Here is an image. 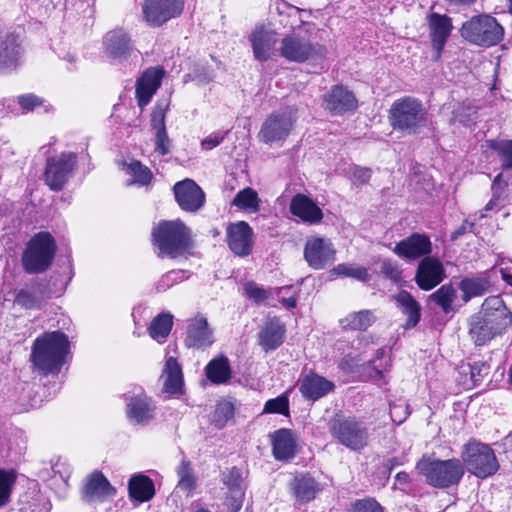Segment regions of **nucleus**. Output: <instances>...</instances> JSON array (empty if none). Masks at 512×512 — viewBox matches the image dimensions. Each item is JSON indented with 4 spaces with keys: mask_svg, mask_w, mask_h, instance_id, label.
I'll use <instances>...</instances> for the list:
<instances>
[{
    "mask_svg": "<svg viewBox=\"0 0 512 512\" xmlns=\"http://www.w3.org/2000/svg\"><path fill=\"white\" fill-rule=\"evenodd\" d=\"M512 322V315L499 296L484 300L481 310L469 319V336L476 346H483L501 335Z\"/></svg>",
    "mask_w": 512,
    "mask_h": 512,
    "instance_id": "1",
    "label": "nucleus"
},
{
    "mask_svg": "<svg viewBox=\"0 0 512 512\" xmlns=\"http://www.w3.org/2000/svg\"><path fill=\"white\" fill-rule=\"evenodd\" d=\"M68 350L69 341L64 333L47 332L35 339L31 361L44 374L58 373L65 362Z\"/></svg>",
    "mask_w": 512,
    "mask_h": 512,
    "instance_id": "2",
    "label": "nucleus"
},
{
    "mask_svg": "<svg viewBox=\"0 0 512 512\" xmlns=\"http://www.w3.org/2000/svg\"><path fill=\"white\" fill-rule=\"evenodd\" d=\"M152 240L162 258H177L192 246L191 230L179 219L160 221L152 229Z\"/></svg>",
    "mask_w": 512,
    "mask_h": 512,
    "instance_id": "3",
    "label": "nucleus"
},
{
    "mask_svg": "<svg viewBox=\"0 0 512 512\" xmlns=\"http://www.w3.org/2000/svg\"><path fill=\"white\" fill-rule=\"evenodd\" d=\"M328 431L337 443L351 451H361L368 446L369 428L355 416L335 413L329 419Z\"/></svg>",
    "mask_w": 512,
    "mask_h": 512,
    "instance_id": "4",
    "label": "nucleus"
},
{
    "mask_svg": "<svg viewBox=\"0 0 512 512\" xmlns=\"http://www.w3.org/2000/svg\"><path fill=\"white\" fill-rule=\"evenodd\" d=\"M388 119L394 130L416 134L427 124V110L420 100L403 97L393 102Z\"/></svg>",
    "mask_w": 512,
    "mask_h": 512,
    "instance_id": "5",
    "label": "nucleus"
},
{
    "mask_svg": "<svg viewBox=\"0 0 512 512\" xmlns=\"http://www.w3.org/2000/svg\"><path fill=\"white\" fill-rule=\"evenodd\" d=\"M416 467L425 477L427 484L439 489L457 486L465 473L463 463L457 458L421 459Z\"/></svg>",
    "mask_w": 512,
    "mask_h": 512,
    "instance_id": "6",
    "label": "nucleus"
},
{
    "mask_svg": "<svg viewBox=\"0 0 512 512\" xmlns=\"http://www.w3.org/2000/svg\"><path fill=\"white\" fill-rule=\"evenodd\" d=\"M56 252L54 238L47 232L36 234L22 255V265L29 274L45 272L51 266Z\"/></svg>",
    "mask_w": 512,
    "mask_h": 512,
    "instance_id": "7",
    "label": "nucleus"
},
{
    "mask_svg": "<svg viewBox=\"0 0 512 512\" xmlns=\"http://www.w3.org/2000/svg\"><path fill=\"white\" fill-rule=\"evenodd\" d=\"M460 33L465 40L474 45L491 47L503 39L504 29L494 17L481 14L464 22Z\"/></svg>",
    "mask_w": 512,
    "mask_h": 512,
    "instance_id": "8",
    "label": "nucleus"
},
{
    "mask_svg": "<svg viewBox=\"0 0 512 512\" xmlns=\"http://www.w3.org/2000/svg\"><path fill=\"white\" fill-rule=\"evenodd\" d=\"M462 463L467 470L478 478L485 479L499 469L495 453L488 445L469 442L461 453Z\"/></svg>",
    "mask_w": 512,
    "mask_h": 512,
    "instance_id": "9",
    "label": "nucleus"
},
{
    "mask_svg": "<svg viewBox=\"0 0 512 512\" xmlns=\"http://www.w3.org/2000/svg\"><path fill=\"white\" fill-rule=\"evenodd\" d=\"M279 51L287 61L297 63L322 59L326 55V48L323 45L312 43L309 39L295 33L286 35L281 40Z\"/></svg>",
    "mask_w": 512,
    "mask_h": 512,
    "instance_id": "10",
    "label": "nucleus"
},
{
    "mask_svg": "<svg viewBox=\"0 0 512 512\" xmlns=\"http://www.w3.org/2000/svg\"><path fill=\"white\" fill-rule=\"evenodd\" d=\"M77 164V156L72 152H62L59 156L47 159L44 179L55 192L61 191L72 176Z\"/></svg>",
    "mask_w": 512,
    "mask_h": 512,
    "instance_id": "11",
    "label": "nucleus"
},
{
    "mask_svg": "<svg viewBox=\"0 0 512 512\" xmlns=\"http://www.w3.org/2000/svg\"><path fill=\"white\" fill-rule=\"evenodd\" d=\"M182 0H144L142 12L148 25L159 27L183 11Z\"/></svg>",
    "mask_w": 512,
    "mask_h": 512,
    "instance_id": "12",
    "label": "nucleus"
},
{
    "mask_svg": "<svg viewBox=\"0 0 512 512\" xmlns=\"http://www.w3.org/2000/svg\"><path fill=\"white\" fill-rule=\"evenodd\" d=\"M156 404L143 391L126 397V416L132 425L148 426L156 418Z\"/></svg>",
    "mask_w": 512,
    "mask_h": 512,
    "instance_id": "13",
    "label": "nucleus"
},
{
    "mask_svg": "<svg viewBox=\"0 0 512 512\" xmlns=\"http://www.w3.org/2000/svg\"><path fill=\"white\" fill-rule=\"evenodd\" d=\"M293 123L294 119L291 111L272 113L263 122L258 137L267 144L285 140L292 130Z\"/></svg>",
    "mask_w": 512,
    "mask_h": 512,
    "instance_id": "14",
    "label": "nucleus"
},
{
    "mask_svg": "<svg viewBox=\"0 0 512 512\" xmlns=\"http://www.w3.org/2000/svg\"><path fill=\"white\" fill-rule=\"evenodd\" d=\"M226 241L234 255L246 257L253 249V230L245 221L230 223L226 229Z\"/></svg>",
    "mask_w": 512,
    "mask_h": 512,
    "instance_id": "15",
    "label": "nucleus"
},
{
    "mask_svg": "<svg viewBox=\"0 0 512 512\" xmlns=\"http://www.w3.org/2000/svg\"><path fill=\"white\" fill-rule=\"evenodd\" d=\"M175 199L186 212H197L205 204V193L192 179L186 178L173 186Z\"/></svg>",
    "mask_w": 512,
    "mask_h": 512,
    "instance_id": "16",
    "label": "nucleus"
},
{
    "mask_svg": "<svg viewBox=\"0 0 512 512\" xmlns=\"http://www.w3.org/2000/svg\"><path fill=\"white\" fill-rule=\"evenodd\" d=\"M335 249L329 239L315 237L308 239L304 247V258L308 265L320 270L335 260Z\"/></svg>",
    "mask_w": 512,
    "mask_h": 512,
    "instance_id": "17",
    "label": "nucleus"
},
{
    "mask_svg": "<svg viewBox=\"0 0 512 512\" xmlns=\"http://www.w3.org/2000/svg\"><path fill=\"white\" fill-rule=\"evenodd\" d=\"M393 252L404 259L417 260L429 257L432 252V242L424 233H412L398 242Z\"/></svg>",
    "mask_w": 512,
    "mask_h": 512,
    "instance_id": "18",
    "label": "nucleus"
},
{
    "mask_svg": "<svg viewBox=\"0 0 512 512\" xmlns=\"http://www.w3.org/2000/svg\"><path fill=\"white\" fill-rule=\"evenodd\" d=\"M446 277L442 262L435 257L423 258L416 269L414 280L422 290L429 291Z\"/></svg>",
    "mask_w": 512,
    "mask_h": 512,
    "instance_id": "19",
    "label": "nucleus"
},
{
    "mask_svg": "<svg viewBox=\"0 0 512 512\" xmlns=\"http://www.w3.org/2000/svg\"><path fill=\"white\" fill-rule=\"evenodd\" d=\"M221 481L227 488V506L231 512H238L245 495L241 470L237 467L226 468L221 474Z\"/></svg>",
    "mask_w": 512,
    "mask_h": 512,
    "instance_id": "20",
    "label": "nucleus"
},
{
    "mask_svg": "<svg viewBox=\"0 0 512 512\" xmlns=\"http://www.w3.org/2000/svg\"><path fill=\"white\" fill-rule=\"evenodd\" d=\"M213 341V331L206 318L200 316L189 321L184 340L188 348L204 349L212 345Z\"/></svg>",
    "mask_w": 512,
    "mask_h": 512,
    "instance_id": "21",
    "label": "nucleus"
},
{
    "mask_svg": "<svg viewBox=\"0 0 512 512\" xmlns=\"http://www.w3.org/2000/svg\"><path fill=\"white\" fill-rule=\"evenodd\" d=\"M430 38L433 50L435 51L434 60H439L444 46L452 31L451 19L446 15L432 13L429 16Z\"/></svg>",
    "mask_w": 512,
    "mask_h": 512,
    "instance_id": "22",
    "label": "nucleus"
},
{
    "mask_svg": "<svg viewBox=\"0 0 512 512\" xmlns=\"http://www.w3.org/2000/svg\"><path fill=\"white\" fill-rule=\"evenodd\" d=\"M285 332V326L279 318H267L258 333V343L265 352L275 350L283 343Z\"/></svg>",
    "mask_w": 512,
    "mask_h": 512,
    "instance_id": "23",
    "label": "nucleus"
},
{
    "mask_svg": "<svg viewBox=\"0 0 512 512\" xmlns=\"http://www.w3.org/2000/svg\"><path fill=\"white\" fill-rule=\"evenodd\" d=\"M324 107L334 114H342L356 109L357 100L351 91L341 85H336L325 94Z\"/></svg>",
    "mask_w": 512,
    "mask_h": 512,
    "instance_id": "24",
    "label": "nucleus"
},
{
    "mask_svg": "<svg viewBox=\"0 0 512 512\" xmlns=\"http://www.w3.org/2000/svg\"><path fill=\"white\" fill-rule=\"evenodd\" d=\"M163 75L164 71L161 68H149L144 72L136 85V96L139 106H146L150 102L152 96L161 85Z\"/></svg>",
    "mask_w": 512,
    "mask_h": 512,
    "instance_id": "25",
    "label": "nucleus"
},
{
    "mask_svg": "<svg viewBox=\"0 0 512 512\" xmlns=\"http://www.w3.org/2000/svg\"><path fill=\"white\" fill-rule=\"evenodd\" d=\"M276 33L264 26H258L250 35L254 57L258 61H266L271 57L276 44Z\"/></svg>",
    "mask_w": 512,
    "mask_h": 512,
    "instance_id": "26",
    "label": "nucleus"
},
{
    "mask_svg": "<svg viewBox=\"0 0 512 512\" xmlns=\"http://www.w3.org/2000/svg\"><path fill=\"white\" fill-rule=\"evenodd\" d=\"M290 212L303 222L310 224L319 223L323 218L322 210L308 196L296 194L290 202Z\"/></svg>",
    "mask_w": 512,
    "mask_h": 512,
    "instance_id": "27",
    "label": "nucleus"
},
{
    "mask_svg": "<svg viewBox=\"0 0 512 512\" xmlns=\"http://www.w3.org/2000/svg\"><path fill=\"white\" fill-rule=\"evenodd\" d=\"M104 48L109 58L126 59L131 52L130 38L122 29L110 31L104 38Z\"/></svg>",
    "mask_w": 512,
    "mask_h": 512,
    "instance_id": "28",
    "label": "nucleus"
},
{
    "mask_svg": "<svg viewBox=\"0 0 512 512\" xmlns=\"http://www.w3.org/2000/svg\"><path fill=\"white\" fill-rule=\"evenodd\" d=\"M334 387L331 381L311 372L302 379L299 390L305 399L315 401L331 392Z\"/></svg>",
    "mask_w": 512,
    "mask_h": 512,
    "instance_id": "29",
    "label": "nucleus"
},
{
    "mask_svg": "<svg viewBox=\"0 0 512 512\" xmlns=\"http://www.w3.org/2000/svg\"><path fill=\"white\" fill-rule=\"evenodd\" d=\"M273 455L277 460H288L296 454V439L290 429H279L271 434Z\"/></svg>",
    "mask_w": 512,
    "mask_h": 512,
    "instance_id": "30",
    "label": "nucleus"
},
{
    "mask_svg": "<svg viewBox=\"0 0 512 512\" xmlns=\"http://www.w3.org/2000/svg\"><path fill=\"white\" fill-rule=\"evenodd\" d=\"M290 489L295 499L300 503H308L315 499L322 490L321 485L310 475L300 474L290 482Z\"/></svg>",
    "mask_w": 512,
    "mask_h": 512,
    "instance_id": "31",
    "label": "nucleus"
},
{
    "mask_svg": "<svg viewBox=\"0 0 512 512\" xmlns=\"http://www.w3.org/2000/svg\"><path fill=\"white\" fill-rule=\"evenodd\" d=\"M115 494L116 490L101 472L92 473L83 489V497L86 501L109 498Z\"/></svg>",
    "mask_w": 512,
    "mask_h": 512,
    "instance_id": "32",
    "label": "nucleus"
},
{
    "mask_svg": "<svg viewBox=\"0 0 512 512\" xmlns=\"http://www.w3.org/2000/svg\"><path fill=\"white\" fill-rule=\"evenodd\" d=\"M161 377L164 380L163 389L166 393L171 395L182 393L183 372L176 358L170 356L166 359Z\"/></svg>",
    "mask_w": 512,
    "mask_h": 512,
    "instance_id": "33",
    "label": "nucleus"
},
{
    "mask_svg": "<svg viewBox=\"0 0 512 512\" xmlns=\"http://www.w3.org/2000/svg\"><path fill=\"white\" fill-rule=\"evenodd\" d=\"M397 306L402 313L407 316L404 324L405 329L415 327L421 318V306L416 299L406 290H401L398 294L393 296Z\"/></svg>",
    "mask_w": 512,
    "mask_h": 512,
    "instance_id": "34",
    "label": "nucleus"
},
{
    "mask_svg": "<svg viewBox=\"0 0 512 512\" xmlns=\"http://www.w3.org/2000/svg\"><path fill=\"white\" fill-rule=\"evenodd\" d=\"M20 55V46L12 34H0V69L16 67Z\"/></svg>",
    "mask_w": 512,
    "mask_h": 512,
    "instance_id": "35",
    "label": "nucleus"
},
{
    "mask_svg": "<svg viewBox=\"0 0 512 512\" xmlns=\"http://www.w3.org/2000/svg\"><path fill=\"white\" fill-rule=\"evenodd\" d=\"M129 496L139 502H147L155 495L153 481L146 475H134L128 483Z\"/></svg>",
    "mask_w": 512,
    "mask_h": 512,
    "instance_id": "36",
    "label": "nucleus"
},
{
    "mask_svg": "<svg viewBox=\"0 0 512 512\" xmlns=\"http://www.w3.org/2000/svg\"><path fill=\"white\" fill-rule=\"evenodd\" d=\"M376 320L377 316L374 311L360 310L349 313L346 317L340 320V325L345 330L365 331L371 327Z\"/></svg>",
    "mask_w": 512,
    "mask_h": 512,
    "instance_id": "37",
    "label": "nucleus"
},
{
    "mask_svg": "<svg viewBox=\"0 0 512 512\" xmlns=\"http://www.w3.org/2000/svg\"><path fill=\"white\" fill-rule=\"evenodd\" d=\"M209 381L214 384H225L231 378V368L227 357L221 356L212 359L205 367Z\"/></svg>",
    "mask_w": 512,
    "mask_h": 512,
    "instance_id": "38",
    "label": "nucleus"
},
{
    "mask_svg": "<svg viewBox=\"0 0 512 512\" xmlns=\"http://www.w3.org/2000/svg\"><path fill=\"white\" fill-rule=\"evenodd\" d=\"M490 287V282L485 277L464 278L459 284L463 292L462 299L467 302L473 297L484 295Z\"/></svg>",
    "mask_w": 512,
    "mask_h": 512,
    "instance_id": "39",
    "label": "nucleus"
},
{
    "mask_svg": "<svg viewBox=\"0 0 512 512\" xmlns=\"http://www.w3.org/2000/svg\"><path fill=\"white\" fill-rule=\"evenodd\" d=\"M260 203L261 200L257 192L250 187H246L236 194L231 205L250 213H256L260 210Z\"/></svg>",
    "mask_w": 512,
    "mask_h": 512,
    "instance_id": "40",
    "label": "nucleus"
},
{
    "mask_svg": "<svg viewBox=\"0 0 512 512\" xmlns=\"http://www.w3.org/2000/svg\"><path fill=\"white\" fill-rule=\"evenodd\" d=\"M172 326L173 316L170 313H161L152 320L148 332L151 338L162 342L169 336Z\"/></svg>",
    "mask_w": 512,
    "mask_h": 512,
    "instance_id": "41",
    "label": "nucleus"
},
{
    "mask_svg": "<svg viewBox=\"0 0 512 512\" xmlns=\"http://www.w3.org/2000/svg\"><path fill=\"white\" fill-rule=\"evenodd\" d=\"M457 297V291L451 284L442 285L429 296V300L436 303L445 313L452 310V304Z\"/></svg>",
    "mask_w": 512,
    "mask_h": 512,
    "instance_id": "42",
    "label": "nucleus"
},
{
    "mask_svg": "<svg viewBox=\"0 0 512 512\" xmlns=\"http://www.w3.org/2000/svg\"><path fill=\"white\" fill-rule=\"evenodd\" d=\"M44 300L40 292L22 289L16 294L14 302L25 309H40Z\"/></svg>",
    "mask_w": 512,
    "mask_h": 512,
    "instance_id": "43",
    "label": "nucleus"
},
{
    "mask_svg": "<svg viewBox=\"0 0 512 512\" xmlns=\"http://www.w3.org/2000/svg\"><path fill=\"white\" fill-rule=\"evenodd\" d=\"M331 273L340 276L352 277L363 282H366L370 279V275L367 269L356 264H339L332 269Z\"/></svg>",
    "mask_w": 512,
    "mask_h": 512,
    "instance_id": "44",
    "label": "nucleus"
},
{
    "mask_svg": "<svg viewBox=\"0 0 512 512\" xmlns=\"http://www.w3.org/2000/svg\"><path fill=\"white\" fill-rule=\"evenodd\" d=\"M234 406L229 401H220L215 406L214 413L212 415V424L222 429L226 426L227 422L233 417Z\"/></svg>",
    "mask_w": 512,
    "mask_h": 512,
    "instance_id": "45",
    "label": "nucleus"
},
{
    "mask_svg": "<svg viewBox=\"0 0 512 512\" xmlns=\"http://www.w3.org/2000/svg\"><path fill=\"white\" fill-rule=\"evenodd\" d=\"M16 478V473L13 470L6 471L0 469V507L5 506L9 502Z\"/></svg>",
    "mask_w": 512,
    "mask_h": 512,
    "instance_id": "46",
    "label": "nucleus"
},
{
    "mask_svg": "<svg viewBox=\"0 0 512 512\" xmlns=\"http://www.w3.org/2000/svg\"><path fill=\"white\" fill-rule=\"evenodd\" d=\"M179 477L178 487L184 491L190 492L196 486V479L190 462L182 461L177 469Z\"/></svg>",
    "mask_w": 512,
    "mask_h": 512,
    "instance_id": "47",
    "label": "nucleus"
},
{
    "mask_svg": "<svg viewBox=\"0 0 512 512\" xmlns=\"http://www.w3.org/2000/svg\"><path fill=\"white\" fill-rule=\"evenodd\" d=\"M263 413L289 414V397L287 393H283L276 398L269 399L263 409Z\"/></svg>",
    "mask_w": 512,
    "mask_h": 512,
    "instance_id": "48",
    "label": "nucleus"
},
{
    "mask_svg": "<svg viewBox=\"0 0 512 512\" xmlns=\"http://www.w3.org/2000/svg\"><path fill=\"white\" fill-rule=\"evenodd\" d=\"M185 279V272L182 270H172L162 275L155 285L156 292H165L170 287L183 281Z\"/></svg>",
    "mask_w": 512,
    "mask_h": 512,
    "instance_id": "49",
    "label": "nucleus"
},
{
    "mask_svg": "<svg viewBox=\"0 0 512 512\" xmlns=\"http://www.w3.org/2000/svg\"><path fill=\"white\" fill-rule=\"evenodd\" d=\"M128 170L134 176V182L141 185L148 184L152 179L151 170L139 161H132L128 166Z\"/></svg>",
    "mask_w": 512,
    "mask_h": 512,
    "instance_id": "50",
    "label": "nucleus"
},
{
    "mask_svg": "<svg viewBox=\"0 0 512 512\" xmlns=\"http://www.w3.org/2000/svg\"><path fill=\"white\" fill-rule=\"evenodd\" d=\"M492 147L499 154L502 166L512 169V140L499 141Z\"/></svg>",
    "mask_w": 512,
    "mask_h": 512,
    "instance_id": "51",
    "label": "nucleus"
},
{
    "mask_svg": "<svg viewBox=\"0 0 512 512\" xmlns=\"http://www.w3.org/2000/svg\"><path fill=\"white\" fill-rule=\"evenodd\" d=\"M350 512H384L383 507L374 499L357 500Z\"/></svg>",
    "mask_w": 512,
    "mask_h": 512,
    "instance_id": "52",
    "label": "nucleus"
},
{
    "mask_svg": "<svg viewBox=\"0 0 512 512\" xmlns=\"http://www.w3.org/2000/svg\"><path fill=\"white\" fill-rule=\"evenodd\" d=\"M462 368L464 372L466 369L469 371L471 381L474 385L477 384L481 378L489 372V367L481 361L474 362L473 364H469L466 367L462 366Z\"/></svg>",
    "mask_w": 512,
    "mask_h": 512,
    "instance_id": "53",
    "label": "nucleus"
},
{
    "mask_svg": "<svg viewBox=\"0 0 512 512\" xmlns=\"http://www.w3.org/2000/svg\"><path fill=\"white\" fill-rule=\"evenodd\" d=\"M372 171L367 167L356 166L351 172V180L355 185H364L368 183L371 178Z\"/></svg>",
    "mask_w": 512,
    "mask_h": 512,
    "instance_id": "54",
    "label": "nucleus"
},
{
    "mask_svg": "<svg viewBox=\"0 0 512 512\" xmlns=\"http://www.w3.org/2000/svg\"><path fill=\"white\" fill-rule=\"evenodd\" d=\"M227 134H228V131H225V132L217 131V132L210 134L209 136H207L206 138H204L202 140V142H201L202 148L205 150H211V149L217 147L225 139Z\"/></svg>",
    "mask_w": 512,
    "mask_h": 512,
    "instance_id": "55",
    "label": "nucleus"
},
{
    "mask_svg": "<svg viewBox=\"0 0 512 512\" xmlns=\"http://www.w3.org/2000/svg\"><path fill=\"white\" fill-rule=\"evenodd\" d=\"M155 150L161 155H166L170 152V139L167 135L166 129L156 132Z\"/></svg>",
    "mask_w": 512,
    "mask_h": 512,
    "instance_id": "56",
    "label": "nucleus"
},
{
    "mask_svg": "<svg viewBox=\"0 0 512 512\" xmlns=\"http://www.w3.org/2000/svg\"><path fill=\"white\" fill-rule=\"evenodd\" d=\"M18 103L23 110L32 111L42 105V99L34 94H26L18 97Z\"/></svg>",
    "mask_w": 512,
    "mask_h": 512,
    "instance_id": "57",
    "label": "nucleus"
},
{
    "mask_svg": "<svg viewBox=\"0 0 512 512\" xmlns=\"http://www.w3.org/2000/svg\"><path fill=\"white\" fill-rule=\"evenodd\" d=\"M215 77L213 70L209 69L206 66H197L194 69V80L197 81L198 84H207L211 82Z\"/></svg>",
    "mask_w": 512,
    "mask_h": 512,
    "instance_id": "58",
    "label": "nucleus"
},
{
    "mask_svg": "<svg viewBox=\"0 0 512 512\" xmlns=\"http://www.w3.org/2000/svg\"><path fill=\"white\" fill-rule=\"evenodd\" d=\"M245 291L247 296L256 302H261L267 298V292L253 283H248L245 286Z\"/></svg>",
    "mask_w": 512,
    "mask_h": 512,
    "instance_id": "59",
    "label": "nucleus"
},
{
    "mask_svg": "<svg viewBox=\"0 0 512 512\" xmlns=\"http://www.w3.org/2000/svg\"><path fill=\"white\" fill-rule=\"evenodd\" d=\"M407 406L402 405H391L390 416L393 422L401 424L408 416Z\"/></svg>",
    "mask_w": 512,
    "mask_h": 512,
    "instance_id": "60",
    "label": "nucleus"
},
{
    "mask_svg": "<svg viewBox=\"0 0 512 512\" xmlns=\"http://www.w3.org/2000/svg\"><path fill=\"white\" fill-rule=\"evenodd\" d=\"M151 126L157 131L166 129L165 126V112L163 109H155L151 114Z\"/></svg>",
    "mask_w": 512,
    "mask_h": 512,
    "instance_id": "61",
    "label": "nucleus"
},
{
    "mask_svg": "<svg viewBox=\"0 0 512 512\" xmlns=\"http://www.w3.org/2000/svg\"><path fill=\"white\" fill-rule=\"evenodd\" d=\"M386 355V349L385 348H380L376 351V354H375V358L372 359L370 362H369V365L379 374L381 375L383 373L384 370H386L387 368V361H385L384 363H380V364H376V362L378 360H381L385 357Z\"/></svg>",
    "mask_w": 512,
    "mask_h": 512,
    "instance_id": "62",
    "label": "nucleus"
},
{
    "mask_svg": "<svg viewBox=\"0 0 512 512\" xmlns=\"http://www.w3.org/2000/svg\"><path fill=\"white\" fill-rule=\"evenodd\" d=\"M381 271L390 278H396L399 275L398 268L389 261H384L382 263Z\"/></svg>",
    "mask_w": 512,
    "mask_h": 512,
    "instance_id": "63",
    "label": "nucleus"
},
{
    "mask_svg": "<svg viewBox=\"0 0 512 512\" xmlns=\"http://www.w3.org/2000/svg\"><path fill=\"white\" fill-rule=\"evenodd\" d=\"M410 482L409 474L406 472H399L395 476V485H399L401 489H404L405 486Z\"/></svg>",
    "mask_w": 512,
    "mask_h": 512,
    "instance_id": "64",
    "label": "nucleus"
}]
</instances>
